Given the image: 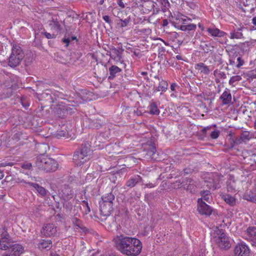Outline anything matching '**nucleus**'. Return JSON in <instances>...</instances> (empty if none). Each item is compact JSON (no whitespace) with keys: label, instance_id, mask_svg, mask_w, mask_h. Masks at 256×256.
<instances>
[{"label":"nucleus","instance_id":"obj_1","mask_svg":"<svg viewBox=\"0 0 256 256\" xmlns=\"http://www.w3.org/2000/svg\"><path fill=\"white\" fill-rule=\"evenodd\" d=\"M114 241L117 250L128 256H137L142 251V243L136 238L120 235Z\"/></svg>","mask_w":256,"mask_h":256},{"label":"nucleus","instance_id":"obj_2","mask_svg":"<svg viewBox=\"0 0 256 256\" xmlns=\"http://www.w3.org/2000/svg\"><path fill=\"white\" fill-rule=\"evenodd\" d=\"M91 154L90 145L88 142H85L74 152L73 160L76 166H80L90 159Z\"/></svg>","mask_w":256,"mask_h":256},{"label":"nucleus","instance_id":"obj_3","mask_svg":"<svg viewBox=\"0 0 256 256\" xmlns=\"http://www.w3.org/2000/svg\"><path fill=\"white\" fill-rule=\"evenodd\" d=\"M24 52L20 45L14 43L12 44L11 54L8 58V64L11 68L19 66L24 58Z\"/></svg>","mask_w":256,"mask_h":256},{"label":"nucleus","instance_id":"obj_4","mask_svg":"<svg viewBox=\"0 0 256 256\" xmlns=\"http://www.w3.org/2000/svg\"><path fill=\"white\" fill-rule=\"evenodd\" d=\"M35 164L39 170L46 172L56 171L58 166L56 160L50 158L42 157L37 158Z\"/></svg>","mask_w":256,"mask_h":256},{"label":"nucleus","instance_id":"obj_5","mask_svg":"<svg viewBox=\"0 0 256 256\" xmlns=\"http://www.w3.org/2000/svg\"><path fill=\"white\" fill-rule=\"evenodd\" d=\"M156 6H157V4L152 0H145L140 5V10L143 14H147L153 10L152 14L147 19V21L150 23L152 22V18L153 15L158 12V8H156L154 10Z\"/></svg>","mask_w":256,"mask_h":256},{"label":"nucleus","instance_id":"obj_6","mask_svg":"<svg viewBox=\"0 0 256 256\" xmlns=\"http://www.w3.org/2000/svg\"><path fill=\"white\" fill-rule=\"evenodd\" d=\"M1 235L0 249L6 250L7 248H9V250H10V247L13 245L12 244V240L10 234L8 233L7 229L5 226L2 227Z\"/></svg>","mask_w":256,"mask_h":256},{"label":"nucleus","instance_id":"obj_7","mask_svg":"<svg viewBox=\"0 0 256 256\" xmlns=\"http://www.w3.org/2000/svg\"><path fill=\"white\" fill-rule=\"evenodd\" d=\"M64 21L59 16H53L48 20V26L56 34H60L62 30Z\"/></svg>","mask_w":256,"mask_h":256},{"label":"nucleus","instance_id":"obj_8","mask_svg":"<svg viewBox=\"0 0 256 256\" xmlns=\"http://www.w3.org/2000/svg\"><path fill=\"white\" fill-rule=\"evenodd\" d=\"M58 194L60 198L67 202L73 198L74 191L68 185H64L58 190Z\"/></svg>","mask_w":256,"mask_h":256},{"label":"nucleus","instance_id":"obj_9","mask_svg":"<svg viewBox=\"0 0 256 256\" xmlns=\"http://www.w3.org/2000/svg\"><path fill=\"white\" fill-rule=\"evenodd\" d=\"M76 108H71L66 105L60 104L57 106L55 113L60 118H64L68 114L70 115L74 112Z\"/></svg>","mask_w":256,"mask_h":256},{"label":"nucleus","instance_id":"obj_10","mask_svg":"<svg viewBox=\"0 0 256 256\" xmlns=\"http://www.w3.org/2000/svg\"><path fill=\"white\" fill-rule=\"evenodd\" d=\"M198 210L200 214L206 216L211 214L212 211V208L202 201V198H198Z\"/></svg>","mask_w":256,"mask_h":256},{"label":"nucleus","instance_id":"obj_11","mask_svg":"<svg viewBox=\"0 0 256 256\" xmlns=\"http://www.w3.org/2000/svg\"><path fill=\"white\" fill-rule=\"evenodd\" d=\"M58 232V228L53 224H48L42 227L41 232L44 236H54Z\"/></svg>","mask_w":256,"mask_h":256},{"label":"nucleus","instance_id":"obj_12","mask_svg":"<svg viewBox=\"0 0 256 256\" xmlns=\"http://www.w3.org/2000/svg\"><path fill=\"white\" fill-rule=\"evenodd\" d=\"M235 256H250V249L244 244H237L234 250Z\"/></svg>","mask_w":256,"mask_h":256},{"label":"nucleus","instance_id":"obj_13","mask_svg":"<svg viewBox=\"0 0 256 256\" xmlns=\"http://www.w3.org/2000/svg\"><path fill=\"white\" fill-rule=\"evenodd\" d=\"M24 251V247L18 244H14L8 253L4 256H20Z\"/></svg>","mask_w":256,"mask_h":256},{"label":"nucleus","instance_id":"obj_14","mask_svg":"<svg viewBox=\"0 0 256 256\" xmlns=\"http://www.w3.org/2000/svg\"><path fill=\"white\" fill-rule=\"evenodd\" d=\"M99 204L101 214L105 216H109L113 210V206L105 203H99Z\"/></svg>","mask_w":256,"mask_h":256},{"label":"nucleus","instance_id":"obj_15","mask_svg":"<svg viewBox=\"0 0 256 256\" xmlns=\"http://www.w3.org/2000/svg\"><path fill=\"white\" fill-rule=\"evenodd\" d=\"M216 243L221 249L228 250L230 247V238L226 236L221 238V239H218Z\"/></svg>","mask_w":256,"mask_h":256},{"label":"nucleus","instance_id":"obj_16","mask_svg":"<svg viewBox=\"0 0 256 256\" xmlns=\"http://www.w3.org/2000/svg\"><path fill=\"white\" fill-rule=\"evenodd\" d=\"M142 179L140 176H135L126 181L124 188H126V187L130 188H134L136 184L142 182Z\"/></svg>","mask_w":256,"mask_h":256},{"label":"nucleus","instance_id":"obj_17","mask_svg":"<svg viewBox=\"0 0 256 256\" xmlns=\"http://www.w3.org/2000/svg\"><path fill=\"white\" fill-rule=\"evenodd\" d=\"M226 188L228 192L230 193H234L237 191L236 182L233 176H230L227 180Z\"/></svg>","mask_w":256,"mask_h":256},{"label":"nucleus","instance_id":"obj_18","mask_svg":"<svg viewBox=\"0 0 256 256\" xmlns=\"http://www.w3.org/2000/svg\"><path fill=\"white\" fill-rule=\"evenodd\" d=\"M115 199L114 195L112 192L104 194L101 197V200L99 203L108 204L110 205H114V201Z\"/></svg>","mask_w":256,"mask_h":256},{"label":"nucleus","instance_id":"obj_19","mask_svg":"<svg viewBox=\"0 0 256 256\" xmlns=\"http://www.w3.org/2000/svg\"><path fill=\"white\" fill-rule=\"evenodd\" d=\"M194 68L196 70H198L201 74L205 75H208L210 72V66H206L202 62H199L195 64Z\"/></svg>","mask_w":256,"mask_h":256},{"label":"nucleus","instance_id":"obj_20","mask_svg":"<svg viewBox=\"0 0 256 256\" xmlns=\"http://www.w3.org/2000/svg\"><path fill=\"white\" fill-rule=\"evenodd\" d=\"M220 98L222 100V104H230L232 102V95L229 90H226L223 92Z\"/></svg>","mask_w":256,"mask_h":256},{"label":"nucleus","instance_id":"obj_21","mask_svg":"<svg viewBox=\"0 0 256 256\" xmlns=\"http://www.w3.org/2000/svg\"><path fill=\"white\" fill-rule=\"evenodd\" d=\"M246 234L248 237V238L256 244V227L249 226L246 230Z\"/></svg>","mask_w":256,"mask_h":256},{"label":"nucleus","instance_id":"obj_22","mask_svg":"<svg viewBox=\"0 0 256 256\" xmlns=\"http://www.w3.org/2000/svg\"><path fill=\"white\" fill-rule=\"evenodd\" d=\"M28 184L33 187L41 196H46L48 190H46L44 187L40 186L38 184L33 182H28Z\"/></svg>","mask_w":256,"mask_h":256},{"label":"nucleus","instance_id":"obj_23","mask_svg":"<svg viewBox=\"0 0 256 256\" xmlns=\"http://www.w3.org/2000/svg\"><path fill=\"white\" fill-rule=\"evenodd\" d=\"M243 5L250 9V12H253L256 9V0H242Z\"/></svg>","mask_w":256,"mask_h":256},{"label":"nucleus","instance_id":"obj_24","mask_svg":"<svg viewBox=\"0 0 256 256\" xmlns=\"http://www.w3.org/2000/svg\"><path fill=\"white\" fill-rule=\"evenodd\" d=\"M184 188L190 192L195 191L196 185L193 180L190 178H186L185 179V183L184 184Z\"/></svg>","mask_w":256,"mask_h":256},{"label":"nucleus","instance_id":"obj_25","mask_svg":"<svg viewBox=\"0 0 256 256\" xmlns=\"http://www.w3.org/2000/svg\"><path fill=\"white\" fill-rule=\"evenodd\" d=\"M207 31L211 36L214 37H222L226 34L217 28H208Z\"/></svg>","mask_w":256,"mask_h":256},{"label":"nucleus","instance_id":"obj_26","mask_svg":"<svg viewBox=\"0 0 256 256\" xmlns=\"http://www.w3.org/2000/svg\"><path fill=\"white\" fill-rule=\"evenodd\" d=\"M220 196L230 206H234L236 204V199L234 196L226 194H222Z\"/></svg>","mask_w":256,"mask_h":256},{"label":"nucleus","instance_id":"obj_27","mask_svg":"<svg viewBox=\"0 0 256 256\" xmlns=\"http://www.w3.org/2000/svg\"><path fill=\"white\" fill-rule=\"evenodd\" d=\"M110 76L108 79L112 80L114 78L116 74L122 72V69L116 66H112L109 68Z\"/></svg>","mask_w":256,"mask_h":256},{"label":"nucleus","instance_id":"obj_28","mask_svg":"<svg viewBox=\"0 0 256 256\" xmlns=\"http://www.w3.org/2000/svg\"><path fill=\"white\" fill-rule=\"evenodd\" d=\"M110 56L115 60H120L122 58V52L114 46L110 48Z\"/></svg>","mask_w":256,"mask_h":256},{"label":"nucleus","instance_id":"obj_29","mask_svg":"<svg viewBox=\"0 0 256 256\" xmlns=\"http://www.w3.org/2000/svg\"><path fill=\"white\" fill-rule=\"evenodd\" d=\"M214 234L216 242L218 239H221V238H223L226 236V234L224 232V230L218 228H216L214 230Z\"/></svg>","mask_w":256,"mask_h":256},{"label":"nucleus","instance_id":"obj_30","mask_svg":"<svg viewBox=\"0 0 256 256\" xmlns=\"http://www.w3.org/2000/svg\"><path fill=\"white\" fill-rule=\"evenodd\" d=\"M52 246V242L50 240H42L38 244L40 249H50Z\"/></svg>","mask_w":256,"mask_h":256},{"label":"nucleus","instance_id":"obj_31","mask_svg":"<svg viewBox=\"0 0 256 256\" xmlns=\"http://www.w3.org/2000/svg\"><path fill=\"white\" fill-rule=\"evenodd\" d=\"M148 109L151 114L158 115L160 114V110L155 102H152L148 106Z\"/></svg>","mask_w":256,"mask_h":256},{"label":"nucleus","instance_id":"obj_32","mask_svg":"<svg viewBox=\"0 0 256 256\" xmlns=\"http://www.w3.org/2000/svg\"><path fill=\"white\" fill-rule=\"evenodd\" d=\"M130 22V16H128L124 20L119 19L118 20L116 24L118 27L123 28L124 27H126V26H128Z\"/></svg>","mask_w":256,"mask_h":256},{"label":"nucleus","instance_id":"obj_33","mask_svg":"<svg viewBox=\"0 0 256 256\" xmlns=\"http://www.w3.org/2000/svg\"><path fill=\"white\" fill-rule=\"evenodd\" d=\"M196 26L195 24H189L187 25H181L179 29L182 31H194L196 29Z\"/></svg>","mask_w":256,"mask_h":256},{"label":"nucleus","instance_id":"obj_34","mask_svg":"<svg viewBox=\"0 0 256 256\" xmlns=\"http://www.w3.org/2000/svg\"><path fill=\"white\" fill-rule=\"evenodd\" d=\"M76 215L75 214L74 216L72 218V224L75 226L76 229H82L84 226L82 220L76 217Z\"/></svg>","mask_w":256,"mask_h":256},{"label":"nucleus","instance_id":"obj_35","mask_svg":"<svg viewBox=\"0 0 256 256\" xmlns=\"http://www.w3.org/2000/svg\"><path fill=\"white\" fill-rule=\"evenodd\" d=\"M41 96L42 98H44L46 101H48L50 103H53L54 102V99L52 93L50 94L47 92H44L42 94Z\"/></svg>","mask_w":256,"mask_h":256},{"label":"nucleus","instance_id":"obj_36","mask_svg":"<svg viewBox=\"0 0 256 256\" xmlns=\"http://www.w3.org/2000/svg\"><path fill=\"white\" fill-rule=\"evenodd\" d=\"M168 84L166 82L162 80L159 83V85L157 88L156 91L165 92L168 88Z\"/></svg>","mask_w":256,"mask_h":256},{"label":"nucleus","instance_id":"obj_37","mask_svg":"<svg viewBox=\"0 0 256 256\" xmlns=\"http://www.w3.org/2000/svg\"><path fill=\"white\" fill-rule=\"evenodd\" d=\"M210 192L209 190H203L200 192V195L202 196V198H202V201L203 200H206L207 202H209L210 198Z\"/></svg>","mask_w":256,"mask_h":256},{"label":"nucleus","instance_id":"obj_38","mask_svg":"<svg viewBox=\"0 0 256 256\" xmlns=\"http://www.w3.org/2000/svg\"><path fill=\"white\" fill-rule=\"evenodd\" d=\"M242 37H243L242 34L239 31L234 32H232L230 33V38L231 39H234V38L239 39V38H242Z\"/></svg>","mask_w":256,"mask_h":256},{"label":"nucleus","instance_id":"obj_39","mask_svg":"<svg viewBox=\"0 0 256 256\" xmlns=\"http://www.w3.org/2000/svg\"><path fill=\"white\" fill-rule=\"evenodd\" d=\"M250 138V132L248 131L243 132L240 135L242 141L249 140Z\"/></svg>","mask_w":256,"mask_h":256},{"label":"nucleus","instance_id":"obj_40","mask_svg":"<svg viewBox=\"0 0 256 256\" xmlns=\"http://www.w3.org/2000/svg\"><path fill=\"white\" fill-rule=\"evenodd\" d=\"M242 80V78L240 76H234L230 78L229 80V84L232 86H234V83L236 82H239Z\"/></svg>","mask_w":256,"mask_h":256},{"label":"nucleus","instance_id":"obj_41","mask_svg":"<svg viewBox=\"0 0 256 256\" xmlns=\"http://www.w3.org/2000/svg\"><path fill=\"white\" fill-rule=\"evenodd\" d=\"M12 138L16 141H18L22 138L26 140V138L23 136L22 132H20L15 133L12 136Z\"/></svg>","mask_w":256,"mask_h":256},{"label":"nucleus","instance_id":"obj_42","mask_svg":"<svg viewBox=\"0 0 256 256\" xmlns=\"http://www.w3.org/2000/svg\"><path fill=\"white\" fill-rule=\"evenodd\" d=\"M68 132H65L64 130H60L57 131L56 133V137L58 138H60L62 137H66L68 135Z\"/></svg>","mask_w":256,"mask_h":256},{"label":"nucleus","instance_id":"obj_43","mask_svg":"<svg viewBox=\"0 0 256 256\" xmlns=\"http://www.w3.org/2000/svg\"><path fill=\"white\" fill-rule=\"evenodd\" d=\"M156 149L154 146H152L148 149V154L152 156V158H154V155L156 153Z\"/></svg>","mask_w":256,"mask_h":256},{"label":"nucleus","instance_id":"obj_44","mask_svg":"<svg viewBox=\"0 0 256 256\" xmlns=\"http://www.w3.org/2000/svg\"><path fill=\"white\" fill-rule=\"evenodd\" d=\"M206 186L210 189L216 190L217 188L218 183L216 182H213L212 183L210 182H208Z\"/></svg>","mask_w":256,"mask_h":256},{"label":"nucleus","instance_id":"obj_45","mask_svg":"<svg viewBox=\"0 0 256 256\" xmlns=\"http://www.w3.org/2000/svg\"><path fill=\"white\" fill-rule=\"evenodd\" d=\"M32 164L31 163L28 162H24L22 164V168L25 170H31L32 168Z\"/></svg>","mask_w":256,"mask_h":256},{"label":"nucleus","instance_id":"obj_46","mask_svg":"<svg viewBox=\"0 0 256 256\" xmlns=\"http://www.w3.org/2000/svg\"><path fill=\"white\" fill-rule=\"evenodd\" d=\"M220 131L218 130L212 131L210 134V136L212 138V139H216L219 136H220Z\"/></svg>","mask_w":256,"mask_h":256},{"label":"nucleus","instance_id":"obj_47","mask_svg":"<svg viewBox=\"0 0 256 256\" xmlns=\"http://www.w3.org/2000/svg\"><path fill=\"white\" fill-rule=\"evenodd\" d=\"M159 2L164 7V10L168 9L170 6V3L168 0H160Z\"/></svg>","mask_w":256,"mask_h":256},{"label":"nucleus","instance_id":"obj_48","mask_svg":"<svg viewBox=\"0 0 256 256\" xmlns=\"http://www.w3.org/2000/svg\"><path fill=\"white\" fill-rule=\"evenodd\" d=\"M54 100H56V98H64V94L59 92H55L52 93Z\"/></svg>","mask_w":256,"mask_h":256},{"label":"nucleus","instance_id":"obj_49","mask_svg":"<svg viewBox=\"0 0 256 256\" xmlns=\"http://www.w3.org/2000/svg\"><path fill=\"white\" fill-rule=\"evenodd\" d=\"M90 122V126L93 128H99L101 126V124L99 122H95L94 120H92Z\"/></svg>","mask_w":256,"mask_h":256},{"label":"nucleus","instance_id":"obj_50","mask_svg":"<svg viewBox=\"0 0 256 256\" xmlns=\"http://www.w3.org/2000/svg\"><path fill=\"white\" fill-rule=\"evenodd\" d=\"M42 34H44L48 39H51L56 37L54 34H50L47 32H42Z\"/></svg>","mask_w":256,"mask_h":256},{"label":"nucleus","instance_id":"obj_51","mask_svg":"<svg viewBox=\"0 0 256 256\" xmlns=\"http://www.w3.org/2000/svg\"><path fill=\"white\" fill-rule=\"evenodd\" d=\"M237 62L238 64L236 65V67L238 68H240L244 64V60L240 56L237 58Z\"/></svg>","mask_w":256,"mask_h":256},{"label":"nucleus","instance_id":"obj_52","mask_svg":"<svg viewBox=\"0 0 256 256\" xmlns=\"http://www.w3.org/2000/svg\"><path fill=\"white\" fill-rule=\"evenodd\" d=\"M86 94V92H82V93L80 94V96L81 98L85 101L90 100V98H86V96H84V94Z\"/></svg>","mask_w":256,"mask_h":256},{"label":"nucleus","instance_id":"obj_53","mask_svg":"<svg viewBox=\"0 0 256 256\" xmlns=\"http://www.w3.org/2000/svg\"><path fill=\"white\" fill-rule=\"evenodd\" d=\"M185 183V180H183L182 182L180 181V180H176L174 182V186H178V188L180 186L182 185L184 186V184Z\"/></svg>","mask_w":256,"mask_h":256},{"label":"nucleus","instance_id":"obj_54","mask_svg":"<svg viewBox=\"0 0 256 256\" xmlns=\"http://www.w3.org/2000/svg\"><path fill=\"white\" fill-rule=\"evenodd\" d=\"M14 163L12 162H2L0 164V166L3 167H5L6 166H14Z\"/></svg>","mask_w":256,"mask_h":256},{"label":"nucleus","instance_id":"obj_55","mask_svg":"<svg viewBox=\"0 0 256 256\" xmlns=\"http://www.w3.org/2000/svg\"><path fill=\"white\" fill-rule=\"evenodd\" d=\"M103 20L107 23L108 24H110L112 22V20H111L110 19V18L108 16H107V15H106V16H104L103 17Z\"/></svg>","mask_w":256,"mask_h":256},{"label":"nucleus","instance_id":"obj_56","mask_svg":"<svg viewBox=\"0 0 256 256\" xmlns=\"http://www.w3.org/2000/svg\"><path fill=\"white\" fill-rule=\"evenodd\" d=\"M12 180H13V176L11 175H10V176H6V178L4 180V182H10L12 181Z\"/></svg>","mask_w":256,"mask_h":256},{"label":"nucleus","instance_id":"obj_57","mask_svg":"<svg viewBox=\"0 0 256 256\" xmlns=\"http://www.w3.org/2000/svg\"><path fill=\"white\" fill-rule=\"evenodd\" d=\"M252 23L254 25V26H252V29L254 30H256V16H254L252 19Z\"/></svg>","mask_w":256,"mask_h":256},{"label":"nucleus","instance_id":"obj_58","mask_svg":"<svg viewBox=\"0 0 256 256\" xmlns=\"http://www.w3.org/2000/svg\"><path fill=\"white\" fill-rule=\"evenodd\" d=\"M202 46V50L204 51L206 53H208V52L210 50H209V48H208V44H205L204 46Z\"/></svg>","mask_w":256,"mask_h":256},{"label":"nucleus","instance_id":"obj_59","mask_svg":"<svg viewBox=\"0 0 256 256\" xmlns=\"http://www.w3.org/2000/svg\"><path fill=\"white\" fill-rule=\"evenodd\" d=\"M118 4L122 8L125 7L124 2H123L122 0H118Z\"/></svg>","mask_w":256,"mask_h":256},{"label":"nucleus","instance_id":"obj_60","mask_svg":"<svg viewBox=\"0 0 256 256\" xmlns=\"http://www.w3.org/2000/svg\"><path fill=\"white\" fill-rule=\"evenodd\" d=\"M219 77L220 78L226 79V74L224 72H220L218 74Z\"/></svg>","mask_w":256,"mask_h":256},{"label":"nucleus","instance_id":"obj_61","mask_svg":"<svg viewBox=\"0 0 256 256\" xmlns=\"http://www.w3.org/2000/svg\"><path fill=\"white\" fill-rule=\"evenodd\" d=\"M178 86V85L176 83H172L170 85V88L171 90L175 92L176 88Z\"/></svg>","mask_w":256,"mask_h":256},{"label":"nucleus","instance_id":"obj_62","mask_svg":"<svg viewBox=\"0 0 256 256\" xmlns=\"http://www.w3.org/2000/svg\"><path fill=\"white\" fill-rule=\"evenodd\" d=\"M202 98H204V99L205 100H207V101L209 102L210 104L212 103V100H214V98H209L208 96H206L204 95V96Z\"/></svg>","mask_w":256,"mask_h":256},{"label":"nucleus","instance_id":"obj_63","mask_svg":"<svg viewBox=\"0 0 256 256\" xmlns=\"http://www.w3.org/2000/svg\"><path fill=\"white\" fill-rule=\"evenodd\" d=\"M184 171L185 174H188L192 173L193 171V170L190 168H186L184 169Z\"/></svg>","mask_w":256,"mask_h":256},{"label":"nucleus","instance_id":"obj_64","mask_svg":"<svg viewBox=\"0 0 256 256\" xmlns=\"http://www.w3.org/2000/svg\"><path fill=\"white\" fill-rule=\"evenodd\" d=\"M70 38H63L62 39V42L66 44V46H68L69 42H70Z\"/></svg>","mask_w":256,"mask_h":256}]
</instances>
